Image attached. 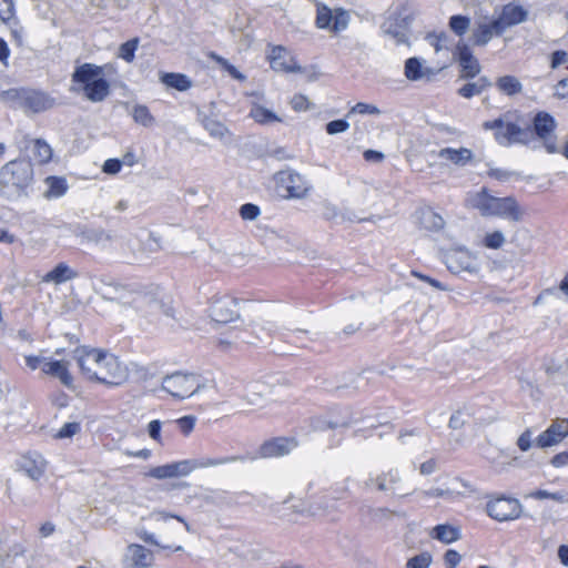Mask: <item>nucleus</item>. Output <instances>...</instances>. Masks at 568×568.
<instances>
[{"label": "nucleus", "instance_id": "b1692460", "mask_svg": "<svg viewBox=\"0 0 568 568\" xmlns=\"http://www.w3.org/2000/svg\"><path fill=\"white\" fill-rule=\"evenodd\" d=\"M458 61L462 67V79L475 78L480 72L478 60L473 55L468 45L459 43L457 45Z\"/></svg>", "mask_w": 568, "mask_h": 568}, {"label": "nucleus", "instance_id": "bf43d9fd", "mask_svg": "<svg viewBox=\"0 0 568 568\" xmlns=\"http://www.w3.org/2000/svg\"><path fill=\"white\" fill-rule=\"evenodd\" d=\"M349 129V123L346 120H333L326 124V132L331 135L345 132Z\"/></svg>", "mask_w": 568, "mask_h": 568}, {"label": "nucleus", "instance_id": "5701e85b", "mask_svg": "<svg viewBox=\"0 0 568 568\" xmlns=\"http://www.w3.org/2000/svg\"><path fill=\"white\" fill-rule=\"evenodd\" d=\"M440 69L435 70L424 65L418 58H409L405 62V75L410 81L426 80L432 81Z\"/></svg>", "mask_w": 568, "mask_h": 568}, {"label": "nucleus", "instance_id": "69168bd1", "mask_svg": "<svg viewBox=\"0 0 568 568\" xmlns=\"http://www.w3.org/2000/svg\"><path fill=\"white\" fill-rule=\"evenodd\" d=\"M348 24V14L344 11L337 13L333 17V30L335 32L342 31L347 28Z\"/></svg>", "mask_w": 568, "mask_h": 568}, {"label": "nucleus", "instance_id": "c9c22d12", "mask_svg": "<svg viewBox=\"0 0 568 568\" xmlns=\"http://www.w3.org/2000/svg\"><path fill=\"white\" fill-rule=\"evenodd\" d=\"M82 241L92 243L110 242L112 240L111 234L102 229H83L78 234Z\"/></svg>", "mask_w": 568, "mask_h": 568}, {"label": "nucleus", "instance_id": "5fc2aeb1", "mask_svg": "<svg viewBox=\"0 0 568 568\" xmlns=\"http://www.w3.org/2000/svg\"><path fill=\"white\" fill-rule=\"evenodd\" d=\"M261 214V210L256 204L245 203L240 207V216L244 221H255Z\"/></svg>", "mask_w": 568, "mask_h": 568}, {"label": "nucleus", "instance_id": "58836bf2", "mask_svg": "<svg viewBox=\"0 0 568 568\" xmlns=\"http://www.w3.org/2000/svg\"><path fill=\"white\" fill-rule=\"evenodd\" d=\"M139 38H133L119 47L118 57L125 62L131 63L135 58V51L139 47Z\"/></svg>", "mask_w": 568, "mask_h": 568}, {"label": "nucleus", "instance_id": "6ab92c4d", "mask_svg": "<svg viewBox=\"0 0 568 568\" xmlns=\"http://www.w3.org/2000/svg\"><path fill=\"white\" fill-rule=\"evenodd\" d=\"M528 11L524 7L515 3L504 6L500 16L495 19V27L499 31H506L508 28L519 24L527 20Z\"/></svg>", "mask_w": 568, "mask_h": 568}, {"label": "nucleus", "instance_id": "338daca9", "mask_svg": "<svg viewBox=\"0 0 568 568\" xmlns=\"http://www.w3.org/2000/svg\"><path fill=\"white\" fill-rule=\"evenodd\" d=\"M122 168V162L119 159H109L104 162L102 171L106 174H116Z\"/></svg>", "mask_w": 568, "mask_h": 568}, {"label": "nucleus", "instance_id": "09e8293b", "mask_svg": "<svg viewBox=\"0 0 568 568\" xmlns=\"http://www.w3.org/2000/svg\"><path fill=\"white\" fill-rule=\"evenodd\" d=\"M432 561L433 558L429 552H420L408 559L406 568H429Z\"/></svg>", "mask_w": 568, "mask_h": 568}, {"label": "nucleus", "instance_id": "423d86ee", "mask_svg": "<svg viewBox=\"0 0 568 568\" xmlns=\"http://www.w3.org/2000/svg\"><path fill=\"white\" fill-rule=\"evenodd\" d=\"M103 75V67L83 63L72 73V82L82 84L83 93L89 101L102 102L110 94V83Z\"/></svg>", "mask_w": 568, "mask_h": 568}, {"label": "nucleus", "instance_id": "13d9d810", "mask_svg": "<svg viewBox=\"0 0 568 568\" xmlns=\"http://www.w3.org/2000/svg\"><path fill=\"white\" fill-rule=\"evenodd\" d=\"M148 476L155 479L173 478L170 464L151 468L148 473Z\"/></svg>", "mask_w": 568, "mask_h": 568}, {"label": "nucleus", "instance_id": "680f3d73", "mask_svg": "<svg viewBox=\"0 0 568 568\" xmlns=\"http://www.w3.org/2000/svg\"><path fill=\"white\" fill-rule=\"evenodd\" d=\"M196 418L192 415L183 416L176 420V424L179 425L181 432L185 435H189L194 426H195Z\"/></svg>", "mask_w": 568, "mask_h": 568}, {"label": "nucleus", "instance_id": "f8f14e48", "mask_svg": "<svg viewBox=\"0 0 568 568\" xmlns=\"http://www.w3.org/2000/svg\"><path fill=\"white\" fill-rule=\"evenodd\" d=\"M276 181L278 186L286 191L287 199H304L312 189L308 181L294 170L278 172Z\"/></svg>", "mask_w": 568, "mask_h": 568}, {"label": "nucleus", "instance_id": "3c124183", "mask_svg": "<svg viewBox=\"0 0 568 568\" xmlns=\"http://www.w3.org/2000/svg\"><path fill=\"white\" fill-rule=\"evenodd\" d=\"M81 430V425L78 422L65 423L54 435L58 439L71 438L74 435L79 434Z\"/></svg>", "mask_w": 568, "mask_h": 568}, {"label": "nucleus", "instance_id": "8fccbe9b", "mask_svg": "<svg viewBox=\"0 0 568 568\" xmlns=\"http://www.w3.org/2000/svg\"><path fill=\"white\" fill-rule=\"evenodd\" d=\"M505 235L501 231H495L486 234L484 237V245L488 248L498 250L505 243Z\"/></svg>", "mask_w": 568, "mask_h": 568}, {"label": "nucleus", "instance_id": "1a4fd4ad", "mask_svg": "<svg viewBox=\"0 0 568 568\" xmlns=\"http://www.w3.org/2000/svg\"><path fill=\"white\" fill-rule=\"evenodd\" d=\"M161 387L173 398L182 400L196 394L203 385L195 374L175 372L163 377Z\"/></svg>", "mask_w": 568, "mask_h": 568}, {"label": "nucleus", "instance_id": "864d4df0", "mask_svg": "<svg viewBox=\"0 0 568 568\" xmlns=\"http://www.w3.org/2000/svg\"><path fill=\"white\" fill-rule=\"evenodd\" d=\"M351 423L348 420H326L324 418H315L313 427L316 430H324L326 428L347 427Z\"/></svg>", "mask_w": 568, "mask_h": 568}, {"label": "nucleus", "instance_id": "9d476101", "mask_svg": "<svg viewBox=\"0 0 568 568\" xmlns=\"http://www.w3.org/2000/svg\"><path fill=\"white\" fill-rule=\"evenodd\" d=\"M557 122L555 118L545 111H539L532 119V131L537 139L542 142L545 150L550 153L559 152L555 131Z\"/></svg>", "mask_w": 568, "mask_h": 568}, {"label": "nucleus", "instance_id": "7ed1b4c3", "mask_svg": "<svg viewBox=\"0 0 568 568\" xmlns=\"http://www.w3.org/2000/svg\"><path fill=\"white\" fill-rule=\"evenodd\" d=\"M32 179L33 169L30 161H10L0 169V194L7 199L18 197L30 185Z\"/></svg>", "mask_w": 568, "mask_h": 568}, {"label": "nucleus", "instance_id": "49530a36", "mask_svg": "<svg viewBox=\"0 0 568 568\" xmlns=\"http://www.w3.org/2000/svg\"><path fill=\"white\" fill-rule=\"evenodd\" d=\"M469 26L470 19L468 17L457 14L449 19V28L459 37L466 33Z\"/></svg>", "mask_w": 568, "mask_h": 568}, {"label": "nucleus", "instance_id": "6e6d98bb", "mask_svg": "<svg viewBox=\"0 0 568 568\" xmlns=\"http://www.w3.org/2000/svg\"><path fill=\"white\" fill-rule=\"evenodd\" d=\"M333 20L332 12L328 8L322 7L317 9L316 26L320 29H326Z\"/></svg>", "mask_w": 568, "mask_h": 568}, {"label": "nucleus", "instance_id": "603ef678", "mask_svg": "<svg viewBox=\"0 0 568 568\" xmlns=\"http://www.w3.org/2000/svg\"><path fill=\"white\" fill-rule=\"evenodd\" d=\"M16 10L13 0H0V20L4 23L14 19Z\"/></svg>", "mask_w": 568, "mask_h": 568}, {"label": "nucleus", "instance_id": "4d7b16f0", "mask_svg": "<svg viewBox=\"0 0 568 568\" xmlns=\"http://www.w3.org/2000/svg\"><path fill=\"white\" fill-rule=\"evenodd\" d=\"M354 113L378 115L381 114V110L373 104L358 102L349 110L348 115Z\"/></svg>", "mask_w": 568, "mask_h": 568}, {"label": "nucleus", "instance_id": "aec40b11", "mask_svg": "<svg viewBox=\"0 0 568 568\" xmlns=\"http://www.w3.org/2000/svg\"><path fill=\"white\" fill-rule=\"evenodd\" d=\"M42 372L45 375L58 378L68 389H74V379L69 372V362L48 357L45 358L44 365H42Z\"/></svg>", "mask_w": 568, "mask_h": 568}, {"label": "nucleus", "instance_id": "a211bd4d", "mask_svg": "<svg viewBox=\"0 0 568 568\" xmlns=\"http://www.w3.org/2000/svg\"><path fill=\"white\" fill-rule=\"evenodd\" d=\"M567 435L568 419L558 418L537 437L536 445L540 448L551 447L559 444Z\"/></svg>", "mask_w": 568, "mask_h": 568}, {"label": "nucleus", "instance_id": "a878e982", "mask_svg": "<svg viewBox=\"0 0 568 568\" xmlns=\"http://www.w3.org/2000/svg\"><path fill=\"white\" fill-rule=\"evenodd\" d=\"M77 277L78 272L71 268L67 263L61 262L58 263L50 272L43 275L41 282L60 285Z\"/></svg>", "mask_w": 568, "mask_h": 568}, {"label": "nucleus", "instance_id": "7c9ffc66", "mask_svg": "<svg viewBox=\"0 0 568 568\" xmlns=\"http://www.w3.org/2000/svg\"><path fill=\"white\" fill-rule=\"evenodd\" d=\"M44 182L48 185V190L44 192L45 199L61 197L68 191V183L64 178L48 176Z\"/></svg>", "mask_w": 568, "mask_h": 568}, {"label": "nucleus", "instance_id": "cd10ccee", "mask_svg": "<svg viewBox=\"0 0 568 568\" xmlns=\"http://www.w3.org/2000/svg\"><path fill=\"white\" fill-rule=\"evenodd\" d=\"M400 481L399 473L397 469H390L389 471L377 476L376 478H369L365 484L366 486L376 485L381 491H392L395 494V485Z\"/></svg>", "mask_w": 568, "mask_h": 568}, {"label": "nucleus", "instance_id": "f3484780", "mask_svg": "<svg viewBox=\"0 0 568 568\" xmlns=\"http://www.w3.org/2000/svg\"><path fill=\"white\" fill-rule=\"evenodd\" d=\"M271 68L274 71H281L285 73H301L302 67L297 63L294 57L290 54L286 48L282 45H275L268 55Z\"/></svg>", "mask_w": 568, "mask_h": 568}, {"label": "nucleus", "instance_id": "20e7f679", "mask_svg": "<svg viewBox=\"0 0 568 568\" xmlns=\"http://www.w3.org/2000/svg\"><path fill=\"white\" fill-rule=\"evenodd\" d=\"M468 203L484 216H499L515 222L521 220V211L517 201L511 197H495L485 189L469 196Z\"/></svg>", "mask_w": 568, "mask_h": 568}, {"label": "nucleus", "instance_id": "4c0bfd02", "mask_svg": "<svg viewBox=\"0 0 568 568\" xmlns=\"http://www.w3.org/2000/svg\"><path fill=\"white\" fill-rule=\"evenodd\" d=\"M422 223L429 231H439L445 226L443 216L430 210L423 213Z\"/></svg>", "mask_w": 568, "mask_h": 568}, {"label": "nucleus", "instance_id": "f257e3e1", "mask_svg": "<svg viewBox=\"0 0 568 568\" xmlns=\"http://www.w3.org/2000/svg\"><path fill=\"white\" fill-rule=\"evenodd\" d=\"M81 373L90 381L114 387L124 384L129 372L119 358L105 351L80 346L73 351Z\"/></svg>", "mask_w": 568, "mask_h": 568}, {"label": "nucleus", "instance_id": "79ce46f5", "mask_svg": "<svg viewBox=\"0 0 568 568\" xmlns=\"http://www.w3.org/2000/svg\"><path fill=\"white\" fill-rule=\"evenodd\" d=\"M207 57L219 63L232 78L241 81L245 79V77L233 64L217 53L212 51L207 53Z\"/></svg>", "mask_w": 568, "mask_h": 568}, {"label": "nucleus", "instance_id": "37998d69", "mask_svg": "<svg viewBox=\"0 0 568 568\" xmlns=\"http://www.w3.org/2000/svg\"><path fill=\"white\" fill-rule=\"evenodd\" d=\"M33 154L39 163H47L51 160L52 150L45 141L38 139L33 143Z\"/></svg>", "mask_w": 568, "mask_h": 568}, {"label": "nucleus", "instance_id": "f704fd0d", "mask_svg": "<svg viewBox=\"0 0 568 568\" xmlns=\"http://www.w3.org/2000/svg\"><path fill=\"white\" fill-rule=\"evenodd\" d=\"M250 115L260 124H268L272 122H281V118H278L273 111L260 105L254 104L250 111Z\"/></svg>", "mask_w": 568, "mask_h": 568}, {"label": "nucleus", "instance_id": "6e6552de", "mask_svg": "<svg viewBox=\"0 0 568 568\" xmlns=\"http://www.w3.org/2000/svg\"><path fill=\"white\" fill-rule=\"evenodd\" d=\"M510 114L505 113L501 116L483 123L485 130L495 131L494 136L498 144L509 146L511 144H528L531 141L530 128H521L510 121Z\"/></svg>", "mask_w": 568, "mask_h": 568}, {"label": "nucleus", "instance_id": "72a5a7b5", "mask_svg": "<svg viewBox=\"0 0 568 568\" xmlns=\"http://www.w3.org/2000/svg\"><path fill=\"white\" fill-rule=\"evenodd\" d=\"M490 87V82L487 78H479L475 82H468L458 90V94L465 99H470L475 95L480 94L484 90Z\"/></svg>", "mask_w": 568, "mask_h": 568}, {"label": "nucleus", "instance_id": "c756f323", "mask_svg": "<svg viewBox=\"0 0 568 568\" xmlns=\"http://www.w3.org/2000/svg\"><path fill=\"white\" fill-rule=\"evenodd\" d=\"M430 536L444 544H452L460 538V531L450 525H437L433 528Z\"/></svg>", "mask_w": 568, "mask_h": 568}, {"label": "nucleus", "instance_id": "e2e57ef3", "mask_svg": "<svg viewBox=\"0 0 568 568\" xmlns=\"http://www.w3.org/2000/svg\"><path fill=\"white\" fill-rule=\"evenodd\" d=\"M462 560V556L454 549H448L444 555L446 568H456Z\"/></svg>", "mask_w": 568, "mask_h": 568}, {"label": "nucleus", "instance_id": "de8ad7c7", "mask_svg": "<svg viewBox=\"0 0 568 568\" xmlns=\"http://www.w3.org/2000/svg\"><path fill=\"white\" fill-rule=\"evenodd\" d=\"M261 385L258 384H251L247 389L246 394L244 396V399L246 400L247 405L250 406H257L263 400V394L261 390Z\"/></svg>", "mask_w": 568, "mask_h": 568}, {"label": "nucleus", "instance_id": "dca6fc26", "mask_svg": "<svg viewBox=\"0 0 568 568\" xmlns=\"http://www.w3.org/2000/svg\"><path fill=\"white\" fill-rule=\"evenodd\" d=\"M297 446L294 438L278 437L261 445L257 456H244L247 459L281 457L291 453Z\"/></svg>", "mask_w": 568, "mask_h": 568}, {"label": "nucleus", "instance_id": "a19ab883", "mask_svg": "<svg viewBox=\"0 0 568 568\" xmlns=\"http://www.w3.org/2000/svg\"><path fill=\"white\" fill-rule=\"evenodd\" d=\"M207 57L219 63L232 78L241 81L245 79V77L233 64L217 53L212 51L207 53Z\"/></svg>", "mask_w": 568, "mask_h": 568}, {"label": "nucleus", "instance_id": "4be33fe9", "mask_svg": "<svg viewBox=\"0 0 568 568\" xmlns=\"http://www.w3.org/2000/svg\"><path fill=\"white\" fill-rule=\"evenodd\" d=\"M19 467L31 479L38 480L45 471L47 462L41 454L30 452L21 456Z\"/></svg>", "mask_w": 568, "mask_h": 568}, {"label": "nucleus", "instance_id": "39448f33", "mask_svg": "<svg viewBox=\"0 0 568 568\" xmlns=\"http://www.w3.org/2000/svg\"><path fill=\"white\" fill-rule=\"evenodd\" d=\"M1 100L26 114L41 113L54 105V99L48 93L30 88H12L1 92Z\"/></svg>", "mask_w": 568, "mask_h": 568}, {"label": "nucleus", "instance_id": "bb28decb", "mask_svg": "<svg viewBox=\"0 0 568 568\" xmlns=\"http://www.w3.org/2000/svg\"><path fill=\"white\" fill-rule=\"evenodd\" d=\"M128 558L130 568H146L151 565L152 554L145 547L133 544L128 547Z\"/></svg>", "mask_w": 568, "mask_h": 568}, {"label": "nucleus", "instance_id": "412c9836", "mask_svg": "<svg viewBox=\"0 0 568 568\" xmlns=\"http://www.w3.org/2000/svg\"><path fill=\"white\" fill-rule=\"evenodd\" d=\"M248 494L245 491L227 493L224 490H215L204 497L207 505H214L220 508H232L237 505H245Z\"/></svg>", "mask_w": 568, "mask_h": 568}, {"label": "nucleus", "instance_id": "393cba45", "mask_svg": "<svg viewBox=\"0 0 568 568\" xmlns=\"http://www.w3.org/2000/svg\"><path fill=\"white\" fill-rule=\"evenodd\" d=\"M437 156L456 166H466L474 159V153L468 148H443L438 151Z\"/></svg>", "mask_w": 568, "mask_h": 568}, {"label": "nucleus", "instance_id": "4468645a", "mask_svg": "<svg viewBox=\"0 0 568 568\" xmlns=\"http://www.w3.org/2000/svg\"><path fill=\"white\" fill-rule=\"evenodd\" d=\"M443 261L447 268L454 274L462 272L473 273L477 271L476 257L464 247L448 250L444 253Z\"/></svg>", "mask_w": 568, "mask_h": 568}, {"label": "nucleus", "instance_id": "ddd939ff", "mask_svg": "<svg viewBox=\"0 0 568 568\" xmlns=\"http://www.w3.org/2000/svg\"><path fill=\"white\" fill-rule=\"evenodd\" d=\"M486 510L493 519L507 521L517 519L523 511V506L516 498L498 497L487 503Z\"/></svg>", "mask_w": 568, "mask_h": 568}, {"label": "nucleus", "instance_id": "0eeeda50", "mask_svg": "<svg viewBox=\"0 0 568 568\" xmlns=\"http://www.w3.org/2000/svg\"><path fill=\"white\" fill-rule=\"evenodd\" d=\"M418 16V7L413 2H405L388 14L381 24V30L392 37L397 44H407L408 31Z\"/></svg>", "mask_w": 568, "mask_h": 568}, {"label": "nucleus", "instance_id": "0e129e2a", "mask_svg": "<svg viewBox=\"0 0 568 568\" xmlns=\"http://www.w3.org/2000/svg\"><path fill=\"white\" fill-rule=\"evenodd\" d=\"M532 430L527 428L517 439V446L521 452H527L531 447Z\"/></svg>", "mask_w": 568, "mask_h": 568}, {"label": "nucleus", "instance_id": "774afa93", "mask_svg": "<svg viewBox=\"0 0 568 568\" xmlns=\"http://www.w3.org/2000/svg\"><path fill=\"white\" fill-rule=\"evenodd\" d=\"M568 61V53L564 50L554 51L551 54L550 68L557 69L559 65Z\"/></svg>", "mask_w": 568, "mask_h": 568}, {"label": "nucleus", "instance_id": "ea45409f", "mask_svg": "<svg viewBox=\"0 0 568 568\" xmlns=\"http://www.w3.org/2000/svg\"><path fill=\"white\" fill-rule=\"evenodd\" d=\"M207 57L219 63L232 78L241 81L245 79V77L233 64L217 53L212 51L207 53Z\"/></svg>", "mask_w": 568, "mask_h": 568}, {"label": "nucleus", "instance_id": "f03ea898", "mask_svg": "<svg viewBox=\"0 0 568 568\" xmlns=\"http://www.w3.org/2000/svg\"><path fill=\"white\" fill-rule=\"evenodd\" d=\"M123 305L133 307L142 315L155 314L162 310L160 290L154 285L128 284L118 290Z\"/></svg>", "mask_w": 568, "mask_h": 568}, {"label": "nucleus", "instance_id": "052dcab7", "mask_svg": "<svg viewBox=\"0 0 568 568\" xmlns=\"http://www.w3.org/2000/svg\"><path fill=\"white\" fill-rule=\"evenodd\" d=\"M204 126L215 138H223L227 131L221 122L214 120H207Z\"/></svg>", "mask_w": 568, "mask_h": 568}, {"label": "nucleus", "instance_id": "473e14b6", "mask_svg": "<svg viewBox=\"0 0 568 568\" xmlns=\"http://www.w3.org/2000/svg\"><path fill=\"white\" fill-rule=\"evenodd\" d=\"M161 81L170 88L179 91H186L192 87V81L182 73H164L161 77Z\"/></svg>", "mask_w": 568, "mask_h": 568}, {"label": "nucleus", "instance_id": "a18cd8bd", "mask_svg": "<svg viewBox=\"0 0 568 568\" xmlns=\"http://www.w3.org/2000/svg\"><path fill=\"white\" fill-rule=\"evenodd\" d=\"M529 497L534 498V499H538V500H542V499H552L557 503H560V504H565V503H568V494L565 493V491H556V493H550L548 490H544V489H538L536 491H532L531 494H529Z\"/></svg>", "mask_w": 568, "mask_h": 568}, {"label": "nucleus", "instance_id": "2eb2a0df", "mask_svg": "<svg viewBox=\"0 0 568 568\" xmlns=\"http://www.w3.org/2000/svg\"><path fill=\"white\" fill-rule=\"evenodd\" d=\"M210 315L217 323H230L240 316L239 301L230 295L215 296L210 307Z\"/></svg>", "mask_w": 568, "mask_h": 568}, {"label": "nucleus", "instance_id": "2f4dec72", "mask_svg": "<svg viewBox=\"0 0 568 568\" xmlns=\"http://www.w3.org/2000/svg\"><path fill=\"white\" fill-rule=\"evenodd\" d=\"M497 89L506 95L513 97L523 91L521 82L514 75H504L496 81Z\"/></svg>", "mask_w": 568, "mask_h": 568}, {"label": "nucleus", "instance_id": "9b49d317", "mask_svg": "<svg viewBox=\"0 0 568 568\" xmlns=\"http://www.w3.org/2000/svg\"><path fill=\"white\" fill-rule=\"evenodd\" d=\"M243 455L225 456L220 458L184 459L170 464L173 478L187 476L194 469L215 467L224 464L245 462Z\"/></svg>", "mask_w": 568, "mask_h": 568}, {"label": "nucleus", "instance_id": "c03bdc74", "mask_svg": "<svg viewBox=\"0 0 568 568\" xmlns=\"http://www.w3.org/2000/svg\"><path fill=\"white\" fill-rule=\"evenodd\" d=\"M471 415L473 413L468 407L460 408L450 416L448 426L452 429H460Z\"/></svg>", "mask_w": 568, "mask_h": 568}, {"label": "nucleus", "instance_id": "c85d7f7f", "mask_svg": "<svg viewBox=\"0 0 568 568\" xmlns=\"http://www.w3.org/2000/svg\"><path fill=\"white\" fill-rule=\"evenodd\" d=\"M495 26V20H493L490 23H478L473 31L474 44L485 45L491 40L494 34L500 36L504 33V31H499V28Z\"/></svg>", "mask_w": 568, "mask_h": 568}, {"label": "nucleus", "instance_id": "e433bc0d", "mask_svg": "<svg viewBox=\"0 0 568 568\" xmlns=\"http://www.w3.org/2000/svg\"><path fill=\"white\" fill-rule=\"evenodd\" d=\"M133 120L145 128L153 125L154 116L151 114L146 105L135 104L131 111Z\"/></svg>", "mask_w": 568, "mask_h": 568}]
</instances>
